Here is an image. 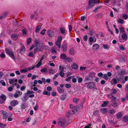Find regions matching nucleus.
<instances>
[{"instance_id":"nucleus-58","label":"nucleus","mask_w":128,"mask_h":128,"mask_svg":"<svg viewBox=\"0 0 128 128\" xmlns=\"http://www.w3.org/2000/svg\"><path fill=\"white\" fill-rule=\"evenodd\" d=\"M27 72L26 69H23L20 70V72L21 73H24L26 72Z\"/></svg>"},{"instance_id":"nucleus-18","label":"nucleus","mask_w":128,"mask_h":128,"mask_svg":"<svg viewBox=\"0 0 128 128\" xmlns=\"http://www.w3.org/2000/svg\"><path fill=\"white\" fill-rule=\"evenodd\" d=\"M60 30L62 34L65 35V33L67 32L66 30L63 28H61L60 29Z\"/></svg>"},{"instance_id":"nucleus-48","label":"nucleus","mask_w":128,"mask_h":128,"mask_svg":"<svg viewBox=\"0 0 128 128\" xmlns=\"http://www.w3.org/2000/svg\"><path fill=\"white\" fill-rule=\"evenodd\" d=\"M22 34L24 36H25L26 34V31L25 29H23L22 30Z\"/></svg>"},{"instance_id":"nucleus-44","label":"nucleus","mask_w":128,"mask_h":128,"mask_svg":"<svg viewBox=\"0 0 128 128\" xmlns=\"http://www.w3.org/2000/svg\"><path fill=\"white\" fill-rule=\"evenodd\" d=\"M34 93V92L32 91H30L29 90L27 91V92L26 94L29 95L30 94H33Z\"/></svg>"},{"instance_id":"nucleus-14","label":"nucleus","mask_w":128,"mask_h":128,"mask_svg":"<svg viewBox=\"0 0 128 128\" xmlns=\"http://www.w3.org/2000/svg\"><path fill=\"white\" fill-rule=\"evenodd\" d=\"M69 53L70 54L73 55L76 54V52L74 49L72 48H71L69 51Z\"/></svg>"},{"instance_id":"nucleus-5","label":"nucleus","mask_w":128,"mask_h":128,"mask_svg":"<svg viewBox=\"0 0 128 128\" xmlns=\"http://www.w3.org/2000/svg\"><path fill=\"white\" fill-rule=\"evenodd\" d=\"M96 2V0H90L89 2L88 5L87 6L86 9H88L90 7L92 8L94 6Z\"/></svg>"},{"instance_id":"nucleus-2","label":"nucleus","mask_w":128,"mask_h":128,"mask_svg":"<svg viewBox=\"0 0 128 128\" xmlns=\"http://www.w3.org/2000/svg\"><path fill=\"white\" fill-rule=\"evenodd\" d=\"M5 50L6 53L8 54L14 60L16 59L13 51L11 50H8L7 48L5 49Z\"/></svg>"},{"instance_id":"nucleus-57","label":"nucleus","mask_w":128,"mask_h":128,"mask_svg":"<svg viewBox=\"0 0 128 128\" xmlns=\"http://www.w3.org/2000/svg\"><path fill=\"white\" fill-rule=\"evenodd\" d=\"M108 112L110 114H112L113 113H115V112L114 110H109L108 111Z\"/></svg>"},{"instance_id":"nucleus-62","label":"nucleus","mask_w":128,"mask_h":128,"mask_svg":"<svg viewBox=\"0 0 128 128\" xmlns=\"http://www.w3.org/2000/svg\"><path fill=\"white\" fill-rule=\"evenodd\" d=\"M88 36L86 35H85L84 36V41L86 42L87 40Z\"/></svg>"},{"instance_id":"nucleus-61","label":"nucleus","mask_w":128,"mask_h":128,"mask_svg":"<svg viewBox=\"0 0 128 128\" xmlns=\"http://www.w3.org/2000/svg\"><path fill=\"white\" fill-rule=\"evenodd\" d=\"M120 33L124 32V28L123 27H121L120 28Z\"/></svg>"},{"instance_id":"nucleus-51","label":"nucleus","mask_w":128,"mask_h":128,"mask_svg":"<svg viewBox=\"0 0 128 128\" xmlns=\"http://www.w3.org/2000/svg\"><path fill=\"white\" fill-rule=\"evenodd\" d=\"M122 17L125 19L126 20L128 18V16L126 14H124L122 16Z\"/></svg>"},{"instance_id":"nucleus-17","label":"nucleus","mask_w":128,"mask_h":128,"mask_svg":"<svg viewBox=\"0 0 128 128\" xmlns=\"http://www.w3.org/2000/svg\"><path fill=\"white\" fill-rule=\"evenodd\" d=\"M67 95L66 94H64L60 96V99L62 100H64L66 98Z\"/></svg>"},{"instance_id":"nucleus-4","label":"nucleus","mask_w":128,"mask_h":128,"mask_svg":"<svg viewBox=\"0 0 128 128\" xmlns=\"http://www.w3.org/2000/svg\"><path fill=\"white\" fill-rule=\"evenodd\" d=\"M96 86L95 83L93 82H89L87 84V87L88 89H92L94 88Z\"/></svg>"},{"instance_id":"nucleus-63","label":"nucleus","mask_w":128,"mask_h":128,"mask_svg":"<svg viewBox=\"0 0 128 128\" xmlns=\"http://www.w3.org/2000/svg\"><path fill=\"white\" fill-rule=\"evenodd\" d=\"M24 100H22H22L23 101H26L28 99V97L26 96L25 95L24 97Z\"/></svg>"},{"instance_id":"nucleus-49","label":"nucleus","mask_w":128,"mask_h":128,"mask_svg":"<svg viewBox=\"0 0 128 128\" xmlns=\"http://www.w3.org/2000/svg\"><path fill=\"white\" fill-rule=\"evenodd\" d=\"M6 126V125L0 123V128H4Z\"/></svg>"},{"instance_id":"nucleus-28","label":"nucleus","mask_w":128,"mask_h":128,"mask_svg":"<svg viewBox=\"0 0 128 128\" xmlns=\"http://www.w3.org/2000/svg\"><path fill=\"white\" fill-rule=\"evenodd\" d=\"M42 94L44 95H46L48 96H49L50 94V92H48L45 90L43 92Z\"/></svg>"},{"instance_id":"nucleus-29","label":"nucleus","mask_w":128,"mask_h":128,"mask_svg":"<svg viewBox=\"0 0 128 128\" xmlns=\"http://www.w3.org/2000/svg\"><path fill=\"white\" fill-rule=\"evenodd\" d=\"M109 103L108 101H104L103 102V104L102 105V107H105L108 105Z\"/></svg>"},{"instance_id":"nucleus-24","label":"nucleus","mask_w":128,"mask_h":128,"mask_svg":"<svg viewBox=\"0 0 128 128\" xmlns=\"http://www.w3.org/2000/svg\"><path fill=\"white\" fill-rule=\"evenodd\" d=\"M41 28V26H36V32H38L40 30Z\"/></svg>"},{"instance_id":"nucleus-27","label":"nucleus","mask_w":128,"mask_h":128,"mask_svg":"<svg viewBox=\"0 0 128 128\" xmlns=\"http://www.w3.org/2000/svg\"><path fill=\"white\" fill-rule=\"evenodd\" d=\"M9 82L10 84H14L15 85H16V83L14 82V78L10 79L9 80Z\"/></svg>"},{"instance_id":"nucleus-22","label":"nucleus","mask_w":128,"mask_h":128,"mask_svg":"<svg viewBox=\"0 0 128 128\" xmlns=\"http://www.w3.org/2000/svg\"><path fill=\"white\" fill-rule=\"evenodd\" d=\"M67 56L66 54H61L60 56V58L65 59L66 58Z\"/></svg>"},{"instance_id":"nucleus-9","label":"nucleus","mask_w":128,"mask_h":128,"mask_svg":"<svg viewBox=\"0 0 128 128\" xmlns=\"http://www.w3.org/2000/svg\"><path fill=\"white\" fill-rule=\"evenodd\" d=\"M18 102L16 100H13L10 102L11 105L13 107H14L18 104Z\"/></svg>"},{"instance_id":"nucleus-33","label":"nucleus","mask_w":128,"mask_h":128,"mask_svg":"<svg viewBox=\"0 0 128 128\" xmlns=\"http://www.w3.org/2000/svg\"><path fill=\"white\" fill-rule=\"evenodd\" d=\"M126 71L124 70H122L120 72L119 71L118 72V74L120 75H122V74H124Z\"/></svg>"},{"instance_id":"nucleus-32","label":"nucleus","mask_w":128,"mask_h":128,"mask_svg":"<svg viewBox=\"0 0 128 128\" xmlns=\"http://www.w3.org/2000/svg\"><path fill=\"white\" fill-rule=\"evenodd\" d=\"M65 60L66 62H71L72 61V59L70 58L69 57L66 58L65 59Z\"/></svg>"},{"instance_id":"nucleus-1","label":"nucleus","mask_w":128,"mask_h":128,"mask_svg":"<svg viewBox=\"0 0 128 128\" xmlns=\"http://www.w3.org/2000/svg\"><path fill=\"white\" fill-rule=\"evenodd\" d=\"M57 124L60 126L65 128L68 124L66 120L64 118H60L57 121Z\"/></svg>"},{"instance_id":"nucleus-41","label":"nucleus","mask_w":128,"mask_h":128,"mask_svg":"<svg viewBox=\"0 0 128 128\" xmlns=\"http://www.w3.org/2000/svg\"><path fill=\"white\" fill-rule=\"evenodd\" d=\"M7 112L6 111L3 110H1L0 111V114L2 115H5Z\"/></svg>"},{"instance_id":"nucleus-55","label":"nucleus","mask_w":128,"mask_h":128,"mask_svg":"<svg viewBox=\"0 0 128 128\" xmlns=\"http://www.w3.org/2000/svg\"><path fill=\"white\" fill-rule=\"evenodd\" d=\"M34 67H35L34 66H33L32 67H30L28 68H27L26 69H27V70H28L29 71H30L31 70H33Z\"/></svg>"},{"instance_id":"nucleus-37","label":"nucleus","mask_w":128,"mask_h":128,"mask_svg":"<svg viewBox=\"0 0 128 128\" xmlns=\"http://www.w3.org/2000/svg\"><path fill=\"white\" fill-rule=\"evenodd\" d=\"M77 78H78V82L79 83H81L83 81V79L82 78L80 77L79 76H78Z\"/></svg>"},{"instance_id":"nucleus-31","label":"nucleus","mask_w":128,"mask_h":128,"mask_svg":"<svg viewBox=\"0 0 128 128\" xmlns=\"http://www.w3.org/2000/svg\"><path fill=\"white\" fill-rule=\"evenodd\" d=\"M107 109L106 108H104L100 110V111L103 114H106V112Z\"/></svg>"},{"instance_id":"nucleus-39","label":"nucleus","mask_w":128,"mask_h":128,"mask_svg":"<svg viewBox=\"0 0 128 128\" xmlns=\"http://www.w3.org/2000/svg\"><path fill=\"white\" fill-rule=\"evenodd\" d=\"M79 99L77 98H73V102L76 104H77V103L79 101Z\"/></svg>"},{"instance_id":"nucleus-56","label":"nucleus","mask_w":128,"mask_h":128,"mask_svg":"<svg viewBox=\"0 0 128 128\" xmlns=\"http://www.w3.org/2000/svg\"><path fill=\"white\" fill-rule=\"evenodd\" d=\"M59 75L58 73H57L54 75V76L53 78V79L55 80Z\"/></svg>"},{"instance_id":"nucleus-3","label":"nucleus","mask_w":128,"mask_h":128,"mask_svg":"<svg viewBox=\"0 0 128 128\" xmlns=\"http://www.w3.org/2000/svg\"><path fill=\"white\" fill-rule=\"evenodd\" d=\"M62 38L61 36L58 37L57 40L56 41L55 44L60 48H61V45Z\"/></svg>"},{"instance_id":"nucleus-45","label":"nucleus","mask_w":128,"mask_h":128,"mask_svg":"<svg viewBox=\"0 0 128 128\" xmlns=\"http://www.w3.org/2000/svg\"><path fill=\"white\" fill-rule=\"evenodd\" d=\"M59 69L60 71H64V66H63L60 65L59 66Z\"/></svg>"},{"instance_id":"nucleus-34","label":"nucleus","mask_w":128,"mask_h":128,"mask_svg":"<svg viewBox=\"0 0 128 128\" xmlns=\"http://www.w3.org/2000/svg\"><path fill=\"white\" fill-rule=\"evenodd\" d=\"M103 47L106 50L110 48V46L108 45L104 44L103 45Z\"/></svg>"},{"instance_id":"nucleus-16","label":"nucleus","mask_w":128,"mask_h":128,"mask_svg":"<svg viewBox=\"0 0 128 128\" xmlns=\"http://www.w3.org/2000/svg\"><path fill=\"white\" fill-rule=\"evenodd\" d=\"M11 37L14 40H16L18 38V36L14 34H12L11 35Z\"/></svg>"},{"instance_id":"nucleus-47","label":"nucleus","mask_w":128,"mask_h":128,"mask_svg":"<svg viewBox=\"0 0 128 128\" xmlns=\"http://www.w3.org/2000/svg\"><path fill=\"white\" fill-rule=\"evenodd\" d=\"M49 72L50 74H53L55 73L54 70L52 69H49Z\"/></svg>"},{"instance_id":"nucleus-10","label":"nucleus","mask_w":128,"mask_h":128,"mask_svg":"<svg viewBox=\"0 0 128 128\" xmlns=\"http://www.w3.org/2000/svg\"><path fill=\"white\" fill-rule=\"evenodd\" d=\"M44 47V45L42 44H40L38 46L36 47L39 51L42 52L43 50Z\"/></svg>"},{"instance_id":"nucleus-7","label":"nucleus","mask_w":128,"mask_h":128,"mask_svg":"<svg viewBox=\"0 0 128 128\" xmlns=\"http://www.w3.org/2000/svg\"><path fill=\"white\" fill-rule=\"evenodd\" d=\"M2 118L3 119H6L8 116H12V114L11 112H7L5 115H3Z\"/></svg>"},{"instance_id":"nucleus-23","label":"nucleus","mask_w":128,"mask_h":128,"mask_svg":"<svg viewBox=\"0 0 128 128\" xmlns=\"http://www.w3.org/2000/svg\"><path fill=\"white\" fill-rule=\"evenodd\" d=\"M122 116V114L121 112H119L116 114L117 118L118 119L121 118Z\"/></svg>"},{"instance_id":"nucleus-8","label":"nucleus","mask_w":128,"mask_h":128,"mask_svg":"<svg viewBox=\"0 0 128 128\" xmlns=\"http://www.w3.org/2000/svg\"><path fill=\"white\" fill-rule=\"evenodd\" d=\"M77 110V109L76 107L74 106L73 107L72 110L68 112V113L70 114H72L74 113L75 111H76Z\"/></svg>"},{"instance_id":"nucleus-43","label":"nucleus","mask_w":128,"mask_h":128,"mask_svg":"<svg viewBox=\"0 0 128 128\" xmlns=\"http://www.w3.org/2000/svg\"><path fill=\"white\" fill-rule=\"evenodd\" d=\"M40 71L42 72H47V69L46 68H43L41 69Z\"/></svg>"},{"instance_id":"nucleus-50","label":"nucleus","mask_w":128,"mask_h":128,"mask_svg":"<svg viewBox=\"0 0 128 128\" xmlns=\"http://www.w3.org/2000/svg\"><path fill=\"white\" fill-rule=\"evenodd\" d=\"M46 31V30L45 29H43L42 31L40 32V34L42 35H44L45 34V32Z\"/></svg>"},{"instance_id":"nucleus-6","label":"nucleus","mask_w":128,"mask_h":128,"mask_svg":"<svg viewBox=\"0 0 128 128\" xmlns=\"http://www.w3.org/2000/svg\"><path fill=\"white\" fill-rule=\"evenodd\" d=\"M6 96L3 94H2L0 96V104H2L4 103L6 100Z\"/></svg>"},{"instance_id":"nucleus-19","label":"nucleus","mask_w":128,"mask_h":128,"mask_svg":"<svg viewBox=\"0 0 128 128\" xmlns=\"http://www.w3.org/2000/svg\"><path fill=\"white\" fill-rule=\"evenodd\" d=\"M57 91L59 92L61 94L63 93L64 92V89L60 87L58 88Z\"/></svg>"},{"instance_id":"nucleus-20","label":"nucleus","mask_w":128,"mask_h":128,"mask_svg":"<svg viewBox=\"0 0 128 128\" xmlns=\"http://www.w3.org/2000/svg\"><path fill=\"white\" fill-rule=\"evenodd\" d=\"M122 38L124 40H127V35L125 33H123L122 35Z\"/></svg>"},{"instance_id":"nucleus-11","label":"nucleus","mask_w":128,"mask_h":128,"mask_svg":"<svg viewBox=\"0 0 128 128\" xmlns=\"http://www.w3.org/2000/svg\"><path fill=\"white\" fill-rule=\"evenodd\" d=\"M85 81H92V80L93 78L90 75H88L85 77Z\"/></svg>"},{"instance_id":"nucleus-36","label":"nucleus","mask_w":128,"mask_h":128,"mask_svg":"<svg viewBox=\"0 0 128 128\" xmlns=\"http://www.w3.org/2000/svg\"><path fill=\"white\" fill-rule=\"evenodd\" d=\"M59 74L62 78L64 77V71H60L59 73Z\"/></svg>"},{"instance_id":"nucleus-40","label":"nucleus","mask_w":128,"mask_h":128,"mask_svg":"<svg viewBox=\"0 0 128 128\" xmlns=\"http://www.w3.org/2000/svg\"><path fill=\"white\" fill-rule=\"evenodd\" d=\"M102 77L106 80H108V75L106 74H105L103 75Z\"/></svg>"},{"instance_id":"nucleus-12","label":"nucleus","mask_w":128,"mask_h":128,"mask_svg":"<svg viewBox=\"0 0 128 128\" xmlns=\"http://www.w3.org/2000/svg\"><path fill=\"white\" fill-rule=\"evenodd\" d=\"M40 41L39 40L36 39L34 40V44L36 47L38 46V45H39L42 44L40 43Z\"/></svg>"},{"instance_id":"nucleus-38","label":"nucleus","mask_w":128,"mask_h":128,"mask_svg":"<svg viewBox=\"0 0 128 128\" xmlns=\"http://www.w3.org/2000/svg\"><path fill=\"white\" fill-rule=\"evenodd\" d=\"M128 121V117L127 116H124L122 120V121L123 122H126Z\"/></svg>"},{"instance_id":"nucleus-42","label":"nucleus","mask_w":128,"mask_h":128,"mask_svg":"<svg viewBox=\"0 0 128 128\" xmlns=\"http://www.w3.org/2000/svg\"><path fill=\"white\" fill-rule=\"evenodd\" d=\"M101 8V6H98L95 8L94 10L93 11V12H96L100 8Z\"/></svg>"},{"instance_id":"nucleus-13","label":"nucleus","mask_w":128,"mask_h":128,"mask_svg":"<svg viewBox=\"0 0 128 128\" xmlns=\"http://www.w3.org/2000/svg\"><path fill=\"white\" fill-rule=\"evenodd\" d=\"M25 47L24 46H22L20 51V53L21 54H24L25 52Z\"/></svg>"},{"instance_id":"nucleus-59","label":"nucleus","mask_w":128,"mask_h":128,"mask_svg":"<svg viewBox=\"0 0 128 128\" xmlns=\"http://www.w3.org/2000/svg\"><path fill=\"white\" fill-rule=\"evenodd\" d=\"M112 80H113V82L114 84H116L117 83V80L116 79L113 78L112 79Z\"/></svg>"},{"instance_id":"nucleus-35","label":"nucleus","mask_w":128,"mask_h":128,"mask_svg":"<svg viewBox=\"0 0 128 128\" xmlns=\"http://www.w3.org/2000/svg\"><path fill=\"white\" fill-rule=\"evenodd\" d=\"M62 48L63 49V51L64 52H65L66 51L67 47L66 45H64L62 46Z\"/></svg>"},{"instance_id":"nucleus-54","label":"nucleus","mask_w":128,"mask_h":128,"mask_svg":"<svg viewBox=\"0 0 128 128\" xmlns=\"http://www.w3.org/2000/svg\"><path fill=\"white\" fill-rule=\"evenodd\" d=\"M86 68V67H83L82 66H80V70H85Z\"/></svg>"},{"instance_id":"nucleus-21","label":"nucleus","mask_w":128,"mask_h":128,"mask_svg":"<svg viewBox=\"0 0 128 128\" xmlns=\"http://www.w3.org/2000/svg\"><path fill=\"white\" fill-rule=\"evenodd\" d=\"M27 107V106L24 103H22L20 106V108L22 110L25 109Z\"/></svg>"},{"instance_id":"nucleus-52","label":"nucleus","mask_w":128,"mask_h":128,"mask_svg":"<svg viewBox=\"0 0 128 128\" xmlns=\"http://www.w3.org/2000/svg\"><path fill=\"white\" fill-rule=\"evenodd\" d=\"M42 64V62H40V61L38 62V64L36 65V67L37 68H39Z\"/></svg>"},{"instance_id":"nucleus-60","label":"nucleus","mask_w":128,"mask_h":128,"mask_svg":"<svg viewBox=\"0 0 128 128\" xmlns=\"http://www.w3.org/2000/svg\"><path fill=\"white\" fill-rule=\"evenodd\" d=\"M0 56L2 58H4L6 56V55L3 53H2L0 54Z\"/></svg>"},{"instance_id":"nucleus-26","label":"nucleus","mask_w":128,"mask_h":128,"mask_svg":"<svg viewBox=\"0 0 128 128\" xmlns=\"http://www.w3.org/2000/svg\"><path fill=\"white\" fill-rule=\"evenodd\" d=\"M72 68L76 70L78 68V66L76 64H73L72 66Z\"/></svg>"},{"instance_id":"nucleus-30","label":"nucleus","mask_w":128,"mask_h":128,"mask_svg":"<svg viewBox=\"0 0 128 128\" xmlns=\"http://www.w3.org/2000/svg\"><path fill=\"white\" fill-rule=\"evenodd\" d=\"M117 21L118 23L121 24H122L124 22V20H123L120 18L118 19Z\"/></svg>"},{"instance_id":"nucleus-53","label":"nucleus","mask_w":128,"mask_h":128,"mask_svg":"<svg viewBox=\"0 0 128 128\" xmlns=\"http://www.w3.org/2000/svg\"><path fill=\"white\" fill-rule=\"evenodd\" d=\"M65 86L66 88H71V85L70 84H66Z\"/></svg>"},{"instance_id":"nucleus-64","label":"nucleus","mask_w":128,"mask_h":128,"mask_svg":"<svg viewBox=\"0 0 128 128\" xmlns=\"http://www.w3.org/2000/svg\"><path fill=\"white\" fill-rule=\"evenodd\" d=\"M28 56H30L33 57L34 55L32 52H30L28 54Z\"/></svg>"},{"instance_id":"nucleus-46","label":"nucleus","mask_w":128,"mask_h":128,"mask_svg":"<svg viewBox=\"0 0 128 128\" xmlns=\"http://www.w3.org/2000/svg\"><path fill=\"white\" fill-rule=\"evenodd\" d=\"M0 83L3 86H5L6 84L5 82L3 80H1L0 81Z\"/></svg>"},{"instance_id":"nucleus-25","label":"nucleus","mask_w":128,"mask_h":128,"mask_svg":"<svg viewBox=\"0 0 128 128\" xmlns=\"http://www.w3.org/2000/svg\"><path fill=\"white\" fill-rule=\"evenodd\" d=\"M48 36L50 37H51L53 36L54 33L52 31L50 30L48 31Z\"/></svg>"},{"instance_id":"nucleus-15","label":"nucleus","mask_w":128,"mask_h":128,"mask_svg":"<svg viewBox=\"0 0 128 128\" xmlns=\"http://www.w3.org/2000/svg\"><path fill=\"white\" fill-rule=\"evenodd\" d=\"M99 47L100 46L98 44H95L93 46L92 49L93 50H96L98 49Z\"/></svg>"}]
</instances>
